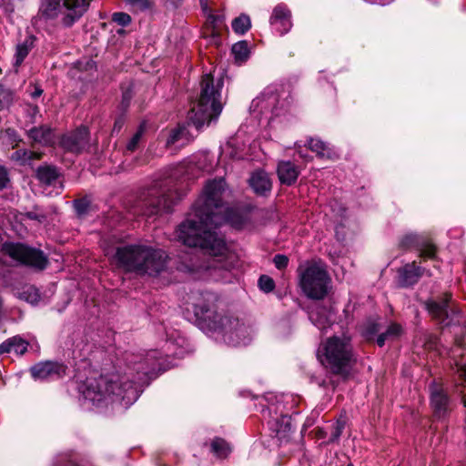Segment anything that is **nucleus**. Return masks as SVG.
Returning <instances> with one entry per match:
<instances>
[{
	"mask_svg": "<svg viewBox=\"0 0 466 466\" xmlns=\"http://www.w3.org/2000/svg\"><path fill=\"white\" fill-rule=\"evenodd\" d=\"M64 0H42L40 11L47 18H55L61 15Z\"/></svg>",
	"mask_w": 466,
	"mask_h": 466,
	"instance_id": "obj_31",
	"label": "nucleus"
},
{
	"mask_svg": "<svg viewBox=\"0 0 466 466\" xmlns=\"http://www.w3.org/2000/svg\"><path fill=\"white\" fill-rule=\"evenodd\" d=\"M200 267H198V265H196L195 263L193 262H189L187 264H181L178 268V269L180 270H184V271H195L197 269H198Z\"/></svg>",
	"mask_w": 466,
	"mask_h": 466,
	"instance_id": "obj_49",
	"label": "nucleus"
},
{
	"mask_svg": "<svg viewBox=\"0 0 466 466\" xmlns=\"http://www.w3.org/2000/svg\"><path fill=\"white\" fill-rule=\"evenodd\" d=\"M66 367L59 362L43 361L31 367L30 371L35 380L59 379L66 374Z\"/></svg>",
	"mask_w": 466,
	"mask_h": 466,
	"instance_id": "obj_16",
	"label": "nucleus"
},
{
	"mask_svg": "<svg viewBox=\"0 0 466 466\" xmlns=\"http://www.w3.org/2000/svg\"><path fill=\"white\" fill-rule=\"evenodd\" d=\"M168 257L162 249L144 245L118 247V268L139 275L157 276L167 268Z\"/></svg>",
	"mask_w": 466,
	"mask_h": 466,
	"instance_id": "obj_4",
	"label": "nucleus"
},
{
	"mask_svg": "<svg viewBox=\"0 0 466 466\" xmlns=\"http://www.w3.org/2000/svg\"><path fill=\"white\" fill-rule=\"evenodd\" d=\"M9 182L8 172L5 167L0 166V188H4Z\"/></svg>",
	"mask_w": 466,
	"mask_h": 466,
	"instance_id": "obj_47",
	"label": "nucleus"
},
{
	"mask_svg": "<svg viewBox=\"0 0 466 466\" xmlns=\"http://www.w3.org/2000/svg\"><path fill=\"white\" fill-rule=\"evenodd\" d=\"M231 26L236 34L242 35L251 27L250 18L248 15L242 14L232 21Z\"/></svg>",
	"mask_w": 466,
	"mask_h": 466,
	"instance_id": "obj_35",
	"label": "nucleus"
},
{
	"mask_svg": "<svg viewBox=\"0 0 466 466\" xmlns=\"http://www.w3.org/2000/svg\"><path fill=\"white\" fill-rule=\"evenodd\" d=\"M27 137L34 142L44 146L54 142L53 130L47 126L34 127L27 131Z\"/></svg>",
	"mask_w": 466,
	"mask_h": 466,
	"instance_id": "obj_25",
	"label": "nucleus"
},
{
	"mask_svg": "<svg viewBox=\"0 0 466 466\" xmlns=\"http://www.w3.org/2000/svg\"><path fill=\"white\" fill-rule=\"evenodd\" d=\"M399 246L404 250H418L419 257L423 259L435 258L436 247L422 235L407 233L400 238Z\"/></svg>",
	"mask_w": 466,
	"mask_h": 466,
	"instance_id": "obj_13",
	"label": "nucleus"
},
{
	"mask_svg": "<svg viewBox=\"0 0 466 466\" xmlns=\"http://www.w3.org/2000/svg\"><path fill=\"white\" fill-rule=\"evenodd\" d=\"M273 262H274L275 267L278 269H283V268H287V266L289 264V258L285 255L278 254L274 257Z\"/></svg>",
	"mask_w": 466,
	"mask_h": 466,
	"instance_id": "obj_44",
	"label": "nucleus"
},
{
	"mask_svg": "<svg viewBox=\"0 0 466 466\" xmlns=\"http://www.w3.org/2000/svg\"><path fill=\"white\" fill-rule=\"evenodd\" d=\"M333 313L318 304L313 305L309 311V319L319 330H325L332 322Z\"/></svg>",
	"mask_w": 466,
	"mask_h": 466,
	"instance_id": "obj_21",
	"label": "nucleus"
},
{
	"mask_svg": "<svg viewBox=\"0 0 466 466\" xmlns=\"http://www.w3.org/2000/svg\"><path fill=\"white\" fill-rule=\"evenodd\" d=\"M299 154L300 157H304V155L302 154V152L300 150L299 151Z\"/></svg>",
	"mask_w": 466,
	"mask_h": 466,
	"instance_id": "obj_61",
	"label": "nucleus"
},
{
	"mask_svg": "<svg viewBox=\"0 0 466 466\" xmlns=\"http://www.w3.org/2000/svg\"><path fill=\"white\" fill-rule=\"evenodd\" d=\"M288 106L285 92L276 86H268L252 100L249 111L254 118L270 123L275 116L285 114Z\"/></svg>",
	"mask_w": 466,
	"mask_h": 466,
	"instance_id": "obj_7",
	"label": "nucleus"
},
{
	"mask_svg": "<svg viewBox=\"0 0 466 466\" xmlns=\"http://www.w3.org/2000/svg\"><path fill=\"white\" fill-rule=\"evenodd\" d=\"M60 145L68 152L76 154L82 153L89 146L88 129L85 127H81L71 133L64 135L60 140Z\"/></svg>",
	"mask_w": 466,
	"mask_h": 466,
	"instance_id": "obj_14",
	"label": "nucleus"
},
{
	"mask_svg": "<svg viewBox=\"0 0 466 466\" xmlns=\"http://www.w3.org/2000/svg\"><path fill=\"white\" fill-rule=\"evenodd\" d=\"M167 354L151 350L145 356L125 352L118 360V402L125 409L134 404L144 388L168 369Z\"/></svg>",
	"mask_w": 466,
	"mask_h": 466,
	"instance_id": "obj_2",
	"label": "nucleus"
},
{
	"mask_svg": "<svg viewBox=\"0 0 466 466\" xmlns=\"http://www.w3.org/2000/svg\"><path fill=\"white\" fill-rule=\"evenodd\" d=\"M112 21H116L117 15L116 13H113L111 15Z\"/></svg>",
	"mask_w": 466,
	"mask_h": 466,
	"instance_id": "obj_59",
	"label": "nucleus"
},
{
	"mask_svg": "<svg viewBox=\"0 0 466 466\" xmlns=\"http://www.w3.org/2000/svg\"><path fill=\"white\" fill-rule=\"evenodd\" d=\"M397 273L398 284L402 288L413 286L423 275H430L429 270L417 265L416 261L406 263L398 269Z\"/></svg>",
	"mask_w": 466,
	"mask_h": 466,
	"instance_id": "obj_17",
	"label": "nucleus"
},
{
	"mask_svg": "<svg viewBox=\"0 0 466 466\" xmlns=\"http://www.w3.org/2000/svg\"><path fill=\"white\" fill-rule=\"evenodd\" d=\"M249 185L256 194L265 195L271 190L268 175L261 170L254 172L249 178Z\"/></svg>",
	"mask_w": 466,
	"mask_h": 466,
	"instance_id": "obj_24",
	"label": "nucleus"
},
{
	"mask_svg": "<svg viewBox=\"0 0 466 466\" xmlns=\"http://www.w3.org/2000/svg\"><path fill=\"white\" fill-rule=\"evenodd\" d=\"M212 331L228 346L240 347L248 345L253 339V327L238 318L222 316L218 322L212 323Z\"/></svg>",
	"mask_w": 466,
	"mask_h": 466,
	"instance_id": "obj_9",
	"label": "nucleus"
},
{
	"mask_svg": "<svg viewBox=\"0 0 466 466\" xmlns=\"http://www.w3.org/2000/svg\"><path fill=\"white\" fill-rule=\"evenodd\" d=\"M231 52L236 63L239 65L246 62L249 57V49L246 41H239L234 44Z\"/></svg>",
	"mask_w": 466,
	"mask_h": 466,
	"instance_id": "obj_34",
	"label": "nucleus"
},
{
	"mask_svg": "<svg viewBox=\"0 0 466 466\" xmlns=\"http://www.w3.org/2000/svg\"><path fill=\"white\" fill-rule=\"evenodd\" d=\"M451 299L450 294H444L441 301L429 300L425 303L429 313L436 319L443 322L448 316V302Z\"/></svg>",
	"mask_w": 466,
	"mask_h": 466,
	"instance_id": "obj_23",
	"label": "nucleus"
},
{
	"mask_svg": "<svg viewBox=\"0 0 466 466\" xmlns=\"http://www.w3.org/2000/svg\"><path fill=\"white\" fill-rule=\"evenodd\" d=\"M330 209L335 216L342 218L346 212V208L338 201L334 200L330 202Z\"/></svg>",
	"mask_w": 466,
	"mask_h": 466,
	"instance_id": "obj_45",
	"label": "nucleus"
},
{
	"mask_svg": "<svg viewBox=\"0 0 466 466\" xmlns=\"http://www.w3.org/2000/svg\"><path fill=\"white\" fill-rule=\"evenodd\" d=\"M308 146L309 148L315 152L319 157L332 159L337 157L333 148L319 138H309L308 140Z\"/></svg>",
	"mask_w": 466,
	"mask_h": 466,
	"instance_id": "obj_26",
	"label": "nucleus"
},
{
	"mask_svg": "<svg viewBox=\"0 0 466 466\" xmlns=\"http://www.w3.org/2000/svg\"><path fill=\"white\" fill-rule=\"evenodd\" d=\"M116 388V381L106 376H100L95 381H89L83 395L86 400L94 405L100 406L103 403H114V393Z\"/></svg>",
	"mask_w": 466,
	"mask_h": 466,
	"instance_id": "obj_12",
	"label": "nucleus"
},
{
	"mask_svg": "<svg viewBox=\"0 0 466 466\" xmlns=\"http://www.w3.org/2000/svg\"><path fill=\"white\" fill-rule=\"evenodd\" d=\"M185 135L186 129L184 127H177L176 129H173L167 139V146H172L176 144L183 146Z\"/></svg>",
	"mask_w": 466,
	"mask_h": 466,
	"instance_id": "obj_38",
	"label": "nucleus"
},
{
	"mask_svg": "<svg viewBox=\"0 0 466 466\" xmlns=\"http://www.w3.org/2000/svg\"><path fill=\"white\" fill-rule=\"evenodd\" d=\"M367 3L373 5H386L390 4L393 0H364Z\"/></svg>",
	"mask_w": 466,
	"mask_h": 466,
	"instance_id": "obj_55",
	"label": "nucleus"
},
{
	"mask_svg": "<svg viewBox=\"0 0 466 466\" xmlns=\"http://www.w3.org/2000/svg\"><path fill=\"white\" fill-rule=\"evenodd\" d=\"M211 451L218 458H226L231 451L229 444L221 438H216L211 442Z\"/></svg>",
	"mask_w": 466,
	"mask_h": 466,
	"instance_id": "obj_36",
	"label": "nucleus"
},
{
	"mask_svg": "<svg viewBox=\"0 0 466 466\" xmlns=\"http://www.w3.org/2000/svg\"><path fill=\"white\" fill-rule=\"evenodd\" d=\"M14 101V94L11 90L4 88L0 85V110L8 108Z\"/></svg>",
	"mask_w": 466,
	"mask_h": 466,
	"instance_id": "obj_39",
	"label": "nucleus"
},
{
	"mask_svg": "<svg viewBox=\"0 0 466 466\" xmlns=\"http://www.w3.org/2000/svg\"><path fill=\"white\" fill-rule=\"evenodd\" d=\"M347 466H353L352 464H348Z\"/></svg>",
	"mask_w": 466,
	"mask_h": 466,
	"instance_id": "obj_63",
	"label": "nucleus"
},
{
	"mask_svg": "<svg viewBox=\"0 0 466 466\" xmlns=\"http://www.w3.org/2000/svg\"><path fill=\"white\" fill-rule=\"evenodd\" d=\"M40 155L28 150H16L12 154L11 158L15 161H20L22 163L26 162L27 160H31L34 158H39Z\"/></svg>",
	"mask_w": 466,
	"mask_h": 466,
	"instance_id": "obj_40",
	"label": "nucleus"
},
{
	"mask_svg": "<svg viewBox=\"0 0 466 466\" xmlns=\"http://www.w3.org/2000/svg\"><path fill=\"white\" fill-rule=\"evenodd\" d=\"M96 68V64L95 62L90 59V58H84L83 60H79L77 61L74 67L70 70V74L75 76H76V73L75 71L76 70H78V71H81V72H86V73H91L95 70Z\"/></svg>",
	"mask_w": 466,
	"mask_h": 466,
	"instance_id": "obj_37",
	"label": "nucleus"
},
{
	"mask_svg": "<svg viewBox=\"0 0 466 466\" xmlns=\"http://www.w3.org/2000/svg\"><path fill=\"white\" fill-rule=\"evenodd\" d=\"M217 162L208 152H198L191 156L186 162L173 168L165 177V181L156 183L147 195L138 202L141 214L150 217L160 211L169 212L177 197L174 196L171 184L180 174L187 178H196L201 172H211Z\"/></svg>",
	"mask_w": 466,
	"mask_h": 466,
	"instance_id": "obj_3",
	"label": "nucleus"
},
{
	"mask_svg": "<svg viewBox=\"0 0 466 466\" xmlns=\"http://www.w3.org/2000/svg\"><path fill=\"white\" fill-rule=\"evenodd\" d=\"M344 428L345 422L343 420H337L332 427V431L328 443L338 441L342 434Z\"/></svg>",
	"mask_w": 466,
	"mask_h": 466,
	"instance_id": "obj_42",
	"label": "nucleus"
},
{
	"mask_svg": "<svg viewBox=\"0 0 466 466\" xmlns=\"http://www.w3.org/2000/svg\"><path fill=\"white\" fill-rule=\"evenodd\" d=\"M131 22V17L126 13H118V25H127Z\"/></svg>",
	"mask_w": 466,
	"mask_h": 466,
	"instance_id": "obj_48",
	"label": "nucleus"
},
{
	"mask_svg": "<svg viewBox=\"0 0 466 466\" xmlns=\"http://www.w3.org/2000/svg\"><path fill=\"white\" fill-rule=\"evenodd\" d=\"M1 251L15 261L39 269L45 268L47 264V259L42 251L21 243L5 242L2 245Z\"/></svg>",
	"mask_w": 466,
	"mask_h": 466,
	"instance_id": "obj_11",
	"label": "nucleus"
},
{
	"mask_svg": "<svg viewBox=\"0 0 466 466\" xmlns=\"http://www.w3.org/2000/svg\"><path fill=\"white\" fill-rule=\"evenodd\" d=\"M457 373L464 380L466 387V365H459L457 364Z\"/></svg>",
	"mask_w": 466,
	"mask_h": 466,
	"instance_id": "obj_50",
	"label": "nucleus"
},
{
	"mask_svg": "<svg viewBox=\"0 0 466 466\" xmlns=\"http://www.w3.org/2000/svg\"><path fill=\"white\" fill-rule=\"evenodd\" d=\"M29 116L32 121H35V116L39 114V107L37 106L29 105Z\"/></svg>",
	"mask_w": 466,
	"mask_h": 466,
	"instance_id": "obj_52",
	"label": "nucleus"
},
{
	"mask_svg": "<svg viewBox=\"0 0 466 466\" xmlns=\"http://www.w3.org/2000/svg\"><path fill=\"white\" fill-rule=\"evenodd\" d=\"M258 287L262 291L269 293L275 289V282L272 278L262 275L258 279Z\"/></svg>",
	"mask_w": 466,
	"mask_h": 466,
	"instance_id": "obj_43",
	"label": "nucleus"
},
{
	"mask_svg": "<svg viewBox=\"0 0 466 466\" xmlns=\"http://www.w3.org/2000/svg\"><path fill=\"white\" fill-rule=\"evenodd\" d=\"M431 405L435 415L439 418L446 416L450 410V398L447 393L437 385L431 387Z\"/></svg>",
	"mask_w": 466,
	"mask_h": 466,
	"instance_id": "obj_20",
	"label": "nucleus"
},
{
	"mask_svg": "<svg viewBox=\"0 0 466 466\" xmlns=\"http://www.w3.org/2000/svg\"><path fill=\"white\" fill-rule=\"evenodd\" d=\"M145 129H146V124L143 123V124H141L139 126V127L137 130V132L134 134L132 138L127 143V150L134 151L137 148V145H138V143H139V141H140V139H141V137H142V136H143V134L145 132Z\"/></svg>",
	"mask_w": 466,
	"mask_h": 466,
	"instance_id": "obj_41",
	"label": "nucleus"
},
{
	"mask_svg": "<svg viewBox=\"0 0 466 466\" xmlns=\"http://www.w3.org/2000/svg\"><path fill=\"white\" fill-rule=\"evenodd\" d=\"M207 16L204 37L208 38L209 43L218 46L220 42V31L224 25L225 16L222 14H214L209 11L204 13Z\"/></svg>",
	"mask_w": 466,
	"mask_h": 466,
	"instance_id": "obj_18",
	"label": "nucleus"
},
{
	"mask_svg": "<svg viewBox=\"0 0 466 466\" xmlns=\"http://www.w3.org/2000/svg\"><path fill=\"white\" fill-rule=\"evenodd\" d=\"M92 202L93 199L91 196H85L75 199L72 202V206L76 216L81 218L87 216L93 209Z\"/></svg>",
	"mask_w": 466,
	"mask_h": 466,
	"instance_id": "obj_32",
	"label": "nucleus"
},
{
	"mask_svg": "<svg viewBox=\"0 0 466 466\" xmlns=\"http://www.w3.org/2000/svg\"><path fill=\"white\" fill-rule=\"evenodd\" d=\"M461 402H462L463 406L466 408V395L462 396Z\"/></svg>",
	"mask_w": 466,
	"mask_h": 466,
	"instance_id": "obj_58",
	"label": "nucleus"
},
{
	"mask_svg": "<svg viewBox=\"0 0 466 466\" xmlns=\"http://www.w3.org/2000/svg\"><path fill=\"white\" fill-rule=\"evenodd\" d=\"M318 436H319V438H323V437H325L324 431L320 430V431H319Z\"/></svg>",
	"mask_w": 466,
	"mask_h": 466,
	"instance_id": "obj_60",
	"label": "nucleus"
},
{
	"mask_svg": "<svg viewBox=\"0 0 466 466\" xmlns=\"http://www.w3.org/2000/svg\"><path fill=\"white\" fill-rule=\"evenodd\" d=\"M34 46V37L27 36L23 42L16 45L15 53V66H19Z\"/></svg>",
	"mask_w": 466,
	"mask_h": 466,
	"instance_id": "obj_30",
	"label": "nucleus"
},
{
	"mask_svg": "<svg viewBox=\"0 0 466 466\" xmlns=\"http://www.w3.org/2000/svg\"><path fill=\"white\" fill-rule=\"evenodd\" d=\"M238 137L230 138L222 147V154L228 156L232 159H241L244 157V145H238Z\"/></svg>",
	"mask_w": 466,
	"mask_h": 466,
	"instance_id": "obj_29",
	"label": "nucleus"
},
{
	"mask_svg": "<svg viewBox=\"0 0 466 466\" xmlns=\"http://www.w3.org/2000/svg\"><path fill=\"white\" fill-rule=\"evenodd\" d=\"M132 97V94L130 91H125L122 95V104L123 106H127Z\"/></svg>",
	"mask_w": 466,
	"mask_h": 466,
	"instance_id": "obj_54",
	"label": "nucleus"
},
{
	"mask_svg": "<svg viewBox=\"0 0 466 466\" xmlns=\"http://www.w3.org/2000/svg\"><path fill=\"white\" fill-rule=\"evenodd\" d=\"M170 339H171V338L167 337V351H170V346H171V343L169 342Z\"/></svg>",
	"mask_w": 466,
	"mask_h": 466,
	"instance_id": "obj_57",
	"label": "nucleus"
},
{
	"mask_svg": "<svg viewBox=\"0 0 466 466\" xmlns=\"http://www.w3.org/2000/svg\"><path fill=\"white\" fill-rule=\"evenodd\" d=\"M289 10L284 5H278L272 12L270 25L279 35L287 34L292 27Z\"/></svg>",
	"mask_w": 466,
	"mask_h": 466,
	"instance_id": "obj_19",
	"label": "nucleus"
},
{
	"mask_svg": "<svg viewBox=\"0 0 466 466\" xmlns=\"http://www.w3.org/2000/svg\"><path fill=\"white\" fill-rule=\"evenodd\" d=\"M37 179L45 185H52L60 176L58 169L56 167L43 165L37 167L36 171Z\"/></svg>",
	"mask_w": 466,
	"mask_h": 466,
	"instance_id": "obj_27",
	"label": "nucleus"
},
{
	"mask_svg": "<svg viewBox=\"0 0 466 466\" xmlns=\"http://www.w3.org/2000/svg\"><path fill=\"white\" fill-rule=\"evenodd\" d=\"M223 81L217 83L210 74H205L200 82V95L188 113V120L196 128L202 127L216 120L223 109L221 101V89Z\"/></svg>",
	"mask_w": 466,
	"mask_h": 466,
	"instance_id": "obj_5",
	"label": "nucleus"
},
{
	"mask_svg": "<svg viewBox=\"0 0 466 466\" xmlns=\"http://www.w3.org/2000/svg\"><path fill=\"white\" fill-rule=\"evenodd\" d=\"M91 0H64L61 11V23L69 27L87 11Z\"/></svg>",
	"mask_w": 466,
	"mask_h": 466,
	"instance_id": "obj_15",
	"label": "nucleus"
},
{
	"mask_svg": "<svg viewBox=\"0 0 466 466\" xmlns=\"http://www.w3.org/2000/svg\"><path fill=\"white\" fill-rule=\"evenodd\" d=\"M299 287L312 299H322L329 291V276L320 261H308L298 268Z\"/></svg>",
	"mask_w": 466,
	"mask_h": 466,
	"instance_id": "obj_8",
	"label": "nucleus"
},
{
	"mask_svg": "<svg viewBox=\"0 0 466 466\" xmlns=\"http://www.w3.org/2000/svg\"><path fill=\"white\" fill-rule=\"evenodd\" d=\"M43 94V89L40 86H35L29 95L32 98H37Z\"/></svg>",
	"mask_w": 466,
	"mask_h": 466,
	"instance_id": "obj_51",
	"label": "nucleus"
},
{
	"mask_svg": "<svg viewBox=\"0 0 466 466\" xmlns=\"http://www.w3.org/2000/svg\"><path fill=\"white\" fill-rule=\"evenodd\" d=\"M191 309L197 319L205 323V325L212 331V323L218 322L219 316L217 312L218 296L213 292L193 293L190 298Z\"/></svg>",
	"mask_w": 466,
	"mask_h": 466,
	"instance_id": "obj_10",
	"label": "nucleus"
},
{
	"mask_svg": "<svg viewBox=\"0 0 466 466\" xmlns=\"http://www.w3.org/2000/svg\"><path fill=\"white\" fill-rule=\"evenodd\" d=\"M203 13L209 11L208 0H199Z\"/></svg>",
	"mask_w": 466,
	"mask_h": 466,
	"instance_id": "obj_56",
	"label": "nucleus"
},
{
	"mask_svg": "<svg viewBox=\"0 0 466 466\" xmlns=\"http://www.w3.org/2000/svg\"><path fill=\"white\" fill-rule=\"evenodd\" d=\"M318 358L333 373H346L353 360L350 338L346 335L329 338L319 347Z\"/></svg>",
	"mask_w": 466,
	"mask_h": 466,
	"instance_id": "obj_6",
	"label": "nucleus"
},
{
	"mask_svg": "<svg viewBox=\"0 0 466 466\" xmlns=\"http://www.w3.org/2000/svg\"><path fill=\"white\" fill-rule=\"evenodd\" d=\"M228 188L224 178L208 181L202 194L193 205L187 218L178 225L176 236L186 246L199 248L213 257H223L227 253L225 240L213 230L223 221H229L241 228V220L231 218L232 210L224 207Z\"/></svg>",
	"mask_w": 466,
	"mask_h": 466,
	"instance_id": "obj_1",
	"label": "nucleus"
},
{
	"mask_svg": "<svg viewBox=\"0 0 466 466\" xmlns=\"http://www.w3.org/2000/svg\"><path fill=\"white\" fill-rule=\"evenodd\" d=\"M298 167L290 161H281L278 165V176L282 184L293 185L299 175Z\"/></svg>",
	"mask_w": 466,
	"mask_h": 466,
	"instance_id": "obj_22",
	"label": "nucleus"
},
{
	"mask_svg": "<svg viewBox=\"0 0 466 466\" xmlns=\"http://www.w3.org/2000/svg\"><path fill=\"white\" fill-rule=\"evenodd\" d=\"M27 345L25 340L14 337L0 345V355L11 351L22 355L27 350Z\"/></svg>",
	"mask_w": 466,
	"mask_h": 466,
	"instance_id": "obj_28",
	"label": "nucleus"
},
{
	"mask_svg": "<svg viewBox=\"0 0 466 466\" xmlns=\"http://www.w3.org/2000/svg\"><path fill=\"white\" fill-rule=\"evenodd\" d=\"M122 33H123V31L118 29V31H117L118 35H121Z\"/></svg>",
	"mask_w": 466,
	"mask_h": 466,
	"instance_id": "obj_62",
	"label": "nucleus"
},
{
	"mask_svg": "<svg viewBox=\"0 0 466 466\" xmlns=\"http://www.w3.org/2000/svg\"><path fill=\"white\" fill-rule=\"evenodd\" d=\"M402 327L397 323H391L387 330L381 333L377 338V344L380 347L384 346L386 340H394L397 339L402 334Z\"/></svg>",
	"mask_w": 466,
	"mask_h": 466,
	"instance_id": "obj_33",
	"label": "nucleus"
},
{
	"mask_svg": "<svg viewBox=\"0 0 466 466\" xmlns=\"http://www.w3.org/2000/svg\"><path fill=\"white\" fill-rule=\"evenodd\" d=\"M379 331L378 324L376 323H370L365 330H364V336L367 338V339H370L371 337Z\"/></svg>",
	"mask_w": 466,
	"mask_h": 466,
	"instance_id": "obj_46",
	"label": "nucleus"
},
{
	"mask_svg": "<svg viewBox=\"0 0 466 466\" xmlns=\"http://www.w3.org/2000/svg\"><path fill=\"white\" fill-rule=\"evenodd\" d=\"M1 6L4 8V10L5 12H13L14 11V7H13L11 0H3Z\"/></svg>",
	"mask_w": 466,
	"mask_h": 466,
	"instance_id": "obj_53",
	"label": "nucleus"
}]
</instances>
